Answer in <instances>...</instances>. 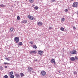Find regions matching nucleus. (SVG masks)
<instances>
[{"instance_id":"obj_24","label":"nucleus","mask_w":78,"mask_h":78,"mask_svg":"<svg viewBox=\"0 0 78 78\" xmlns=\"http://www.w3.org/2000/svg\"><path fill=\"white\" fill-rule=\"evenodd\" d=\"M13 73H14V72L12 71L11 72H10V75H12V74H13Z\"/></svg>"},{"instance_id":"obj_21","label":"nucleus","mask_w":78,"mask_h":78,"mask_svg":"<svg viewBox=\"0 0 78 78\" xmlns=\"http://www.w3.org/2000/svg\"><path fill=\"white\" fill-rule=\"evenodd\" d=\"M61 21H62V22H64V18H62Z\"/></svg>"},{"instance_id":"obj_6","label":"nucleus","mask_w":78,"mask_h":78,"mask_svg":"<svg viewBox=\"0 0 78 78\" xmlns=\"http://www.w3.org/2000/svg\"><path fill=\"white\" fill-rule=\"evenodd\" d=\"M27 17L30 20H33L34 19V18L33 17L31 16L30 15H28L27 16Z\"/></svg>"},{"instance_id":"obj_32","label":"nucleus","mask_w":78,"mask_h":78,"mask_svg":"<svg viewBox=\"0 0 78 78\" xmlns=\"http://www.w3.org/2000/svg\"><path fill=\"white\" fill-rule=\"evenodd\" d=\"M51 2H55V0H51Z\"/></svg>"},{"instance_id":"obj_3","label":"nucleus","mask_w":78,"mask_h":78,"mask_svg":"<svg viewBox=\"0 0 78 78\" xmlns=\"http://www.w3.org/2000/svg\"><path fill=\"white\" fill-rule=\"evenodd\" d=\"M14 40L16 42V43H18L19 41V38L18 37H16L15 38Z\"/></svg>"},{"instance_id":"obj_34","label":"nucleus","mask_w":78,"mask_h":78,"mask_svg":"<svg viewBox=\"0 0 78 78\" xmlns=\"http://www.w3.org/2000/svg\"><path fill=\"white\" fill-rule=\"evenodd\" d=\"M73 73L74 74H76V71H74L73 72Z\"/></svg>"},{"instance_id":"obj_33","label":"nucleus","mask_w":78,"mask_h":78,"mask_svg":"<svg viewBox=\"0 0 78 78\" xmlns=\"http://www.w3.org/2000/svg\"><path fill=\"white\" fill-rule=\"evenodd\" d=\"M30 43L31 44H33V41H30Z\"/></svg>"},{"instance_id":"obj_7","label":"nucleus","mask_w":78,"mask_h":78,"mask_svg":"<svg viewBox=\"0 0 78 78\" xmlns=\"http://www.w3.org/2000/svg\"><path fill=\"white\" fill-rule=\"evenodd\" d=\"M51 63H53V64H56V62H55V60L54 58H52L51 61Z\"/></svg>"},{"instance_id":"obj_2","label":"nucleus","mask_w":78,"mask_h":78,"mask_svg":"<svg viewBox=\"0 0 78 78\" xmlns=\"http://www.w3.org/2000/svg\"><path fill=\"white\" fill-rule=\"evenodd\" d=\"M78 5V3L77 2H74L73 3V7H77Z\"/></svg>"},{"instance_id":"obj_38","label":"nucleus","mask_w":78,"mask_h":78,"mask_svg":"<svg viewBox=\"0 0 78 78\" xmlns=\"http://www.w3.org/2000/svg\"><path fill=\"white\" fill-rule=\"evenodd\" d=\"M73 0H70V2H73Z\"/></svg>"},{"instance_id":"obj_26","label":"nucleus","mask_w":78,"mask_h":78,"mask_svg":"<svg viewBox=\"0 0 78 78\" xmlns=\"http://www.w3.org/2000/svg\"><path fill=\"white\" fill-rule=\"evenodd\" d=\"M8 76L7 75H5L4 76L5 78H8Z\"/></svg>"},{"instance_id":"obj_10","label":"nucleus","mask_w":78,"mask_h":78,"mask_svg":"<svg viewBox=\"0 0 78 78\" xmlns=\"http://www.w3.org/2000/svg\"><path fill=\"white\" fill-rule=\"evenodd\" d=\"M70 60L72 61H75V58L74 57H71L70 58Z\"/></svg>"},{"instance_id":"obj_28","label":"nucleus","mask_w":78,"mask_h":78,"mask_svg":"<svg viewBox=\"0 0 78 78\" xmlns=\"http://www.w3.org/2000/svg\"><path fill=\"white\" fill-rule=\"evenodd\" d=\"M13 28H11L10 29V31H11V32L12 31H13Z\"/></svg>"},{"instance_id":"obj_30","label":"nucleus","mask_w":78,"mask_h":78,"mask_svg":"<svg viewBox=\"0 0 78 78\" xmlns=\"http://www.w3.org/2000/svg\"><path fill=\"white\" fill-rule=\"evenodd\" d=\"M75 58L76 60H77V59H78V57H76V56H75V58Z\"/></svg>"},{"instance_id":"obj_17","label":"nucleus","mask_w":78,"mask_h":78,"mask_svg":"<svg viewBox=\"0 0 78 78\" xmlns=\"http://www.w3.org/2000/svg\"><path fill=\"white\" fill-rule=\"evenodd\" d=\"M60 30L62 31H64V28L63 27H61L60 28Z\"/></svg>"},{"instance_id":"obj_20","label":"nucleus","mask_w":78,"mask_h":78,"mask_svg":"<svg viewBox=\"0 0 78 78\" xmlns=\"http://www.w3.org/2000/svg\"><path fill=\"white\" fill-rule=\"evenodd\" d=\"M19 45L21 46L22 45V42H20L19 43Z\"/></svg>"},{"instance_id":"obj_11","label":"nucleus","mask_w":78,"mask_h":78,"mask_svg":"<svg viewBox=\"0 0 78 78\" xmlns=\"http://www.w3.org/2000/svg\"><path fill=\"white\" fill-rule=\"evenodd\" d=\"M34 0H29V2H30V3H34Z\"/></svg>"},{"instance_id":"obj_16","label":"nucleus","mask_w":78,"mask_h":78,"mask_svg":"<svg viewBox=\"0 0 78 78\" xmlns=\"http://www.w3.org/2000/svg\"><path fill=\"white\" fill-rule=\"evenodd\" d=\"M22 23H27V21L26 20H23L22 21Z\"/></svg>"},{"instance_id":"obj_13","label":"nucleus","mask_w":78,"mask_h":78,"mask_svg":"<svg viewBox=\"0 0 78 78\" xmlns=\"http://www.w3.org/2000/svg\"><path fill=\"white\" fill-rule=\"evenodd\" d=\"M17 78H20V75L19 74H16L15 75Z\"/></svg>"},{"instance_id":"obj_36","label":"nucleus","mask_w":78,"mask_h":78,"mask_svg":"<svg viewBox=\"0 0 78 78\" xmlns=\"http://www.w3.org/2000/svg\"><path fill=\"white\" fill-rule=\"evenodd\" d=\"M73 29H74V30H75L76 29V28L75 27H73Z\"/></svg>"},{"instance_id":"obj_1","label":"nucleus","mask_w":78,"mask_h":78,"mask_svg":"<svg viewBox=\"0 0 78 78\" xmlns=\"http://www.w3.org/2000/svg\"><path fill=\"white\" fill-rule=\"evenodd\" d=\"M28 69H27V71L29 73H31V72H32V73H34V71H33V69L32 67H28Z\"/></svg>"},{"instance_id":"obj_9","label":"nucleus","mask_w":78,"mask_h":78,"mask_svg":"<svg viewBox=\"0 0 78 78\" xmlns=\"http://www.w3.org/2000/svg\"><path fill=\"white\" fill-rule=\"evenodd\" d=\"M71 53L72 54H76V51L75 50H73V51Z\"/></svg>"},{"instance_id":"obj_14","label":"nucleus","mask_w":78,"mask_h":78,"mask_svg":"<svg viewBox=\"0 0 78 78\" xmlns=\"http://www.w3.org/2000/svg\"><path fill=\"white\" fill-rule=\"evenodd\" d=\"M35 53V51H30V54H32V53Z\"/></svg>"},{"instance_id":"obj_23","label":"nucleus","mask_w":78,"mask_h":78,"mask_svg":"<svg viewBox=\"0 0 78 78\" xmlns=\"http://www.w3.org/2000/svg\"><path fill=\"white\" fill-rule=\"evenodd\" d=\"M65 12H68V9H66L64 10Z\"/></svg>"},{"instance_id":"obj_37","label":"nucleus","mask_w":78,"mask_h":78,"mask_svg":"<svg viewBox=\"0 0 78 78\" xmlns=\"http://www.w3.org/2000/svg\"><path fill=\"white\" fill-rule=\"evenodd\" d=\"M7 66H5V69H6L7 68Z\"/></svg>"},{"instance_id":"obj_29","label":"nucleus","mask_w":78,"mask_h":78,"mask_svg":"<svg viewBox=\"0 0 78 78\" xmlns=\"http://www.w3.org/2000/svg\"><path fill=\"white\" fill-rule=\"evenodd\" d=\"M3 69V67H2V66H0V69L1 70H2V69Z\"/></svg>"},{"instance_id":"obj_18","label":"nucleus","mask_w":78,"mask_h":78,"mask_svg":"<svg viewBox=\"0 0 78 78\" xmlns=\"http://www.w3.org/2000/svg\"><path fill=\"white\" fill-rule=\"evenodd\" d=\"M33 48H37V47H36V45H34L33 46Z\"/></svg>"},{"instance_id":"obj_19","label":"nucleus","mask_w":78,"mask_h":78,"mask_svg":"<svg viewBox=\"0 0 78 78\" xmlns=\"http://www.w3.org/2000/svg\"><path fill=\"white\" fill-rule=\"evenodd\" d=\"M10 78H14V76L13 75H12L10 76Z\"/></svg>"},{"instance_id":"obj_22","label":"nucleus","mask_w":78,"mask_h":78,"mask_svg":"<svg viewBox=\"0 0 78 78\" xmlns=\"http://www.w3.org/2000/svg\"><path fill=\"white\" fill-rule=\"evenodd\" d=\"M4 64H5V65H8V64H9V63H6V62H4Z\"/></svg>"},{"instance_id":"obj_35","label":"nucleus","mask_w":78,"mask_h":78,"mask_svg":"<svg viewBox=\"0 0 78 78\" xmlns=\"http://www.w3.org/2000/svg\"><path fill=\"white\" fill-rule=\"evenodd\" d=\"M49 29H51V28H52L51 27H49Z\"/></svg>"},{"instance_id":"obj_12","label":"nucleus","mask_w":78,"mask_h":78,"mask_svg":"<svg viewBox=\"0 0 78 78\" xmlns=\"http://www.w3.org/2000/svg\"><path fill=\"white\" fill-rule=\"evenodd\" d=\"M20 76L21 77H23V76H25V75L23 73H20Z\"/></svg>"},{"instance_id":"obj_8","label":"nucleus","mask_w":78,"mask_h":78,"mask_svg":"<svg viewBox=\"0 0 78 78\" xmlns=\"http://www.w3.org/2000/svg\"><path fill=\"white\" fill-rule=\"evenodd\" d=\"M43 53V51H38V53L39 55H42Z\"/></svg>"},{"instance_id":"obj_4","label":"nucleus","mask_w":78,"mask_h":78,"mask_svg":"<svg viewBox=\"0 0 78 78\" xmlns=\"http://www.w3.org/2000/svg\"><path fill=\"white\" fill-rule=\"evenodd\" d=\"M43 24L42 22H38L37 23V25L38 26H42Z\"/></svg>"},{"instance_id":"obj_25","label":"nucleus","mask_w":78,"mask_h":78,"mask_svg":"<svg viewBox=\"0 0 78 78\" xmlns=\"http://www.w3.org/2000/svg\"><path fill=\"white\" fill-rule=\"evenodd\" d=\"M17 19L18 20H20V16H18L17 17Z\"/></svg>"},{"instance_id":"obj_15","label":"nucleus","mask_w":78,"mask_h":78,"mask_svg":"<svg viewBox=\"0 0 78 78\" xmlns=\"http://www.w3.org/2000/svg\"><path fill=\"white\" fill-rule=\"evenodd\" d=\"M34 9H35L36 10H37L38 9H39V7L38 6H36L34 7Z\"/></svg>"},{"instance_id":"obj_27","label":"nucleus","mask_w":78,"mask_h":78,"mask_svg":"<svg viewBox=\"0 0 78 78\" xmlns=\"http://www.w3.org/2000/svg\"><path fill=\"white\" fill-rule=\"evenodd\" d=\"M0 6H1V7H2V8H4V6L5 5H3V4H2V5H1Z\"/></svg>"},{"instance_id":"obj_5","label":"nucleus","mask_w":78,"mask_h":78,"mask_svg":"<svg viewBox=\"0 0 78 78\" xmlns=\"http://www.w3.org/2000/svg\"><path fill=\"white\" fill-rule=\"evenodd\" d=\"M41 73L43 76H45L46 75V72L44 71H43L41 72Z\"/></svg>"},{"instance_id":"obj_31","label":"nucleus","mask_w":78,"mask_h":78,"mask_svg":"<svg viewBox=\"0 0 78 78\" xmlns=\"http://www.w3.org/2000/svg\"><path fill=\"white\" fill-rule=\"evenodd\" d=\"M5 59L7 61H9V59L8 58H5Z\"/></svg>"},{"instance_id":"obj_39","label":"nucleus","mask_w":78,"mask_h":78,"mask_svg":"<svg viewBox=\"0 0 78 78\" xmlns=\"http://www.w3.org/2000/svg\"><path fill=\"white\" fill-rule=\"evenodd\" d=\"M35 61H37V60L36 59V60H35Z\"/></svg>"}]
</instances>
